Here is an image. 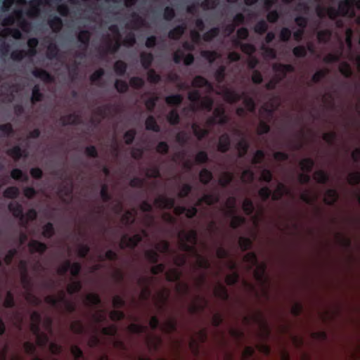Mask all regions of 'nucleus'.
I'll return each instance as SVG.
<instances>
[{"mask_svg":"<svg viewBox=\"0 0 360 360\" xmlns=\"http://www.w3.org/2000/svg\"><path fill=\"white\" fill-rule=\"evenodd\" d=\"M44 300L47 304L53 307H59L60 306V302L62 301H65V292L63 290H61L59 297L48 295L45 297Z\"/></svg>","mask_w":360,"mask_h":360,"instance_id":"aec40b11","label":"nucleus"},{"mask_svg":"<svg viewBox=\"0 0 360 360\" xmlns=\"http://www.w3.org/2000/svg\"><path fill=\"white\" fill-rule=\"evenodd\" d=\"M44 98L43 94L40 91L39 86L35 85L32 91L31 102L34 104L41 101Z\"/></svg>","mask_w":360,"mask_h":360,"instance_id":"bf43d9fd","label":"nucleus"},{"mask_svg":"<svg viewBox=\"0 0 360 360\" xmlns=\"http://www.w3.org/2000/svg\"><path fill=\"white\" fill-rule=\"evenodd\" d=\"M238 244L242 251L245 252L252 246V241L250 238L241 236L239 238Z\"/></svg>","mask_w":360,"mask_h":360,"instance_id":"774afa93","label":"nucleus"},{"mask_svg":"<svg viewBox=\"0 0 360 360\" xmlns=\"http://www.w3.org/2000/svg\"><path fill=\"white\" fill-rule=\"evenodd\" d=\"M243 210L245 214L248 216L252 215L255 211V207L252 200L246 198L243 202Z\"/></svg>","mask_w":360,"mask_h":360,"instance_id":"052dcab7","label":"nucleus"},{"mask_svg":"<svg viewBox=\"0 0 360 360\" xmlns=\"http://www.w3.org/2000/svg\"><path fill=\"white\" fill-rule=\"evenodd\" d=\"M14 130L10 123L0 124V136L10 137L13 134Z\"/></svg>","mask_w":360,"mask_h":360,"instance_id":"3c124183","label":"nucleus"},{"mask_svg":"<svg viewBox=\"0 0 360 360\" xmlns=\"http://www.w3.org/2000/svg\"><path fill=\"white\" fill-rule=\"evenodd\" d=\"M15 16L16 17L18 25L20 28L25 31L29 27V22L24 18L22 10H17L15 11Z\"/></svg>","mask_w":360,"mask_h":360,"instance_id":"864d4df0","label":"nucleus"},{"mask_svg":"<svg viewBox=\"0 0 360 360\" xmlns=\"http://www.w3.org/2000/svg\"><path fill=\"white\" fill-rule=\"evenodd\" d=\"M163 343L162 338L156 335H148L146 338V344L150 352H158Z\"/></svg>","mask_w":360,"mask_h":360,"instance_id":"7ed1b4c3","label":"nucleus"},{"mask_svg":"<svg viewBox=\"0 0 360 360\" xmlns=\"http://www.w3.org/2000/svg\"><path fill=\"white\" fill-rule=\"evenodd\" d=\"M179 240H180L179 247L182 251L193 254V255L195 254H196L197 250L194 245L190 244L189 243L186 242V240H184L183 239H179Z\"/></svg>","mask_w":360,"mask_h":360,"instance_id":"680f3d73","label":"nucleus"},{"mask_svg":"<svg viewBox=\"0 0 360 360\" xmlns=\"http://www.w3.org/2000/svg\"><path fill=\"white\" fill-rule=\"evenodd\" d=\"M231 147V138L229 134L224 133L219 136L217 150L223 153L228 152Z\"/></svg>","mask_w":360,"mask_h":360,"instance_id":"1a4fd4ad","label":"nucleus"},{"mask_svg":"<svg viewBox=\"0 0 360 360\" xmlns=\"http://www.w3.org/2000/svg\"><path fill=\"white\" fill-rule=\"evenodd\" d=\"M148 281L146 278H139L138 281V283L139 285L144 286L141 291V298L145 300H148L151 294V291L148 286Z\"/></svg>","mask_w":360,"mask_h":360,"instance_id":"f704fd0d","label":"nucleus"},{"mask_svg":"<svg viewBox=\"0 0 360 360\" xmlns=\"http://www.w3.org/2000/svg\"><path fill=\"white\" fill-rule=\"evenodd\" d=\"M145 256L148 262L152 264H157L160 258V255L157 250H146L145 252Z\"/></svg>","mask_w":360,"mask_h":360,"instance_id":"338daca9","label":"nucleus"},{"mask_svg":"<svg viewBox=\"0 0 360 360\" xmlns=\"http://www.w3.org/2000/svg\"><path fill=\"white\" fill-rule=\"evenodd\" d=\"M42 4L41 0H31L30 1V6L31 7L27 13V15L30 17L37 16L39 13V6Z\"/></svg>","mask_w":360,"mask_h":360,"instance_id":"c756f323","label":"nucleus"},{"mask_svg":"<svg viewBox=\"0 0 360 360\" xmlns=\"http://www.w3.org/2000/svg\"><path fill=\"white\" fill-rule=\"evenodd\" d=\"M233 175L231 172H224L222 176L219 178L218 183L219 184L223 187H227L233 181Z\"/></svg>","mask_w":360,"mask_h":360,"instance_id":"49530a36","label":"nucleus"},{"mask_svg":"<svg viewBox=\"0 0 360 360\" xmlns=\"http://www.w3.org/2000/svg\"><path fill=\"white\" fill-rule=\"evenodd\" d=\"M242 99H243V103L248 108V110L250 112H254L256 109V103L255 99L252 97L248 96L245 92Z\"/></svg>","mask_w":360,"mask_h":360,"instance_id":"a18cd8bd","label":"nucleus"},{"mask_svg":"<svg viewBox=\"0 0 360 360\" xmlns=\"http://www.w3.org/2000/svg\"><path fill=\"white\" fill-rule=\"evenodd\" d=\"M91 39V33L89 31L86 30H81L78 35L77 39L80 42L81 45L83 46V49L86 50L89 45Z\"/></svg>","mask_w":360,"mask_h":360,"instance_id":"4be33fe9","label":"nucleus"},{"mask_svg":"<svg viewBox=\"0 0 360 360\" xmlns=\"http://www.w3.org/2000/svg\"><path fill=\"white\" fill-rule=\"evenodd\" d=\"M202 201H204V203L207 205L211 206L219 201V196L217 193H208L205 194L202 197Z\"/></svg>","mask_w":360,"mask_h":360,"instance_id":"4c0bfd02","label":"nucleus"},{"mask_svg":"<svg viewBox=\"0 0 360 360\" xmlns=\"http://www.w3.org/2000/svg\"><path fill=\"white\" fill-rule=\"evenodd\" d=\"M186 30V25L185 23L179 25L169 31L168 37L173 40H178L184 34Z\"/></svg>","mask_w":360,"mask_h":360,"instance_id":"4468645a","label":"nucleus"},{"mask_svg":"<svg viewBox=\"0 0 360 360\" xmlns=\"http://www.w3.org/2000/svg\"><path fill=\"white\" fill-rule=\"evenodd\" d=\"M192 86L197 88L207 87L212 88L211 83L205 77L200 75L195 76L192 82Z\"/></svg>","mask_w":360,"mask_h":360,"instance_id":"cd10ccee","label":"nucleus"},{"mask_svg":"<svg viewBox=\"0 0 360 360\" xmlns=\"http://www.w3.org/2000/svg\"><path fill=\"white\" fill-rule=\"evenodd\" d=\"M32 74L34 77L39 78L46 83H52L54 82L53 77L44 69L35 68L32 72Z\"/></svg>","mask_w":360,"mask_h":360,"instance_id":"9d476101","label":"nucleus"},{"mask_svg":"<svg viewBox=\"0 0 360 360\" xmlns=\"http://www.w3.org/2000/svg\"><path fill=\"white\" fill-rule=\"evenodd\" d=\"M127 63L123 60H117L114 64V70L118 76H124L127 72Z\"/></svg>","mask_w":360,"mask_h":360,"instance_id":"ea45409f","label":"nucleus"},{"mask_svg":"<svg viewBox=\"0 0 360 360\" xmlns=\"http://www.w3.org/2000/svg\"><path fill=\"white\" fill-rule=\"evenodd\" d=\"M339 71L346 78H350L353 75V71L347 62H342L340 63Z\"/></svg>","mask_w":360,"mask_h":360,"instance_id":"de8ad7c7","label":"nucleus"},{"mask_svg":"<svg viewBox=\"0 0 360 360\" xmlns=\"http://www.w3.org/2000/svg\"><path fill=\"white\" fill-rule=\"evenodd\" d=\"M36 339L37 345L41 348L46 347L50 342L49 337L45 333H41L37 335Z\"/></svg>","mask_w":360,"mask_h":360,"instance_id":"4d7b16f0","label":"nucleus"},{"mask_svg":"<svg viewBox=\"0 0 360 360\" xmlns=\"http://www.w3.org/2000/svg\"><path fill=\"white\" fill-rule=\"evenodd\" d=\"M198 340L191 338L189 343L188 347L195 357H198L200 354V343H204L207 339V333L205 329H201L198 332Z\"/></svg>","mask_w":360,"mask_h":360,"instance_id":"f257e3e1","label":"nucleus"},{"mask_svg":"<svg viewBox=\"0 0 360 360\" xmlns=\"http://www.w3.org/2000/svg\"><path fill=\"white\" fill-rule=\"evenodd\" d=\"M55 234V229L51 222H48L42 227V236L46 238H51Z\"/></svg>","mask_w":360,"mask_h":360,"instance_id":"8fccbe9b","label":"nucleus"},{"mask_svg":"<svg viewBox=\"0 0 360 360\" xmlns=\"http://www.w3.org/2000/svg\"><path fill=\"white\" fill-rule=\"evenodd\" d=\"M86 302L91 307H97L101 304V300L96 293H89L86 296Z\"/></svg>","mask_w":360,"mask_h":360,"instance_id":"a19ab883","label":"nucleus"},{"mask_svg":"<svg viewBox=\"0 0 360 360\" xmlns=\"http://www.w3.org/2000/svg\"><path fill=\"white\" fill-rule=\"evenodd\" d=\"M214 294L215 297L223 301H228L229 299V294L227 288L221 284H219L214 288Z\"/></svg>","mask_w":360,"mask_h":360,"instance_id":"5701e85b","label":"nucleus"},{"mask_svg":"<svg viewBox=\"0 0 360 360\" xmlns=\"http://www.w3.org/2000/svg\"><path fill=\"white\" fill-rule=\"evenodd\" d=\"M338 198L337 191L334 188H330L326 191L323 202L327 205L333 206L337 202Z\"/></svg>","mask_w":360,"mask_h":360,"instance_id":"dca6fc26","label":"nucleus"},{"mask_svg":"<svg viewBox=\"0 0 360 360\" xmlns=\"http://www.w3.org/2000/svg\"><path fill=\"white\" fill-rule=\"evenodd\" d=\"M314 165V160L310 158H304L300 162L301 169L306 173H310L312 171Z\"/></svg>","mask_w":360,"mask_h":360,"instance_id":"7c9ffc66","label":"nucleus"},{"mask_svg":"<svg viewBox=\"0 0 360 360\" xmlns=\"http://www.w3.org/2000/svg\"><path fill=\"white\" fill-rule=\"evenodd\" d=\"M231 217V221L230 222V226L233 229H238L242 224L245 222V218L241 216L235 215L233 213H228Z\"/></svg>","mask_w":360,"mask_h":360,"instance_id":"72a5a7b5","label":"nucleus"},{"mask_svg":"<svg viewBox=\"0 0 360 360\" xmlns=\"http://www.w3.org/2000/svg\"><path fill=\"white\" fill-rule=\"evenodd\" d=\"M198 300H200L203 302L202 304H192L191 306H190L189 307V312L194 314H197L200 311H202L205 309V307L207 306V301L203 298V297H201L200 296H198L197 297Z\"/></svg>","mask_w":360,"mask_h":360,"instance_id":"e433bc0d","label":"nucleus"},{"mask_svg":"<svg viewBox=\"0 0 360 360\" xmlns=\"http://www.w3.org/2000/svg\"><path fill=\"white\" fill-rule=\"evenodd\" d=\"M183 96L179 94H172L165 98V102L171 106H179L183 101Z\"/></svg>","mask_w":360,"mask_h":360,"instance_id":"2f4dec72","label":"nucleus"},{"mask_svg":"<svg viewBox=\"0 0 360 360\" xmlns=\"http://www.w3.org/2000/svg\"><path fill=\"white\" fill-rule=\"evenodd\" d=\"M59 51V48L56 43H50V44L47 47V58L50 60L58 58Z\"/></svg>","mask_w":360,"mask_h":360,"instance_id":"c9c22d12","label":"nucleus"},{"mask_svg":"<svg viewBox=\"0 0 360 360\" xmlns=\"http://www.w3.org/2000/svg\"><path fill=\"white\" fill-rule=\"evenodd\" d=\"M273 70L279 75L280 80H282L286 77L287 73L295 71V67L291 64L275 63Z\"/></svg>","mask_w":360,"mask_h":360,"instance_id":"39448f33","label":"nucleus"},{"mask_svg":"<svg viewBox=\"0 0 360 360\" xmlns=\"http://www.w3.org/2000/svg\"><path fill=\"white\" fill-rule=\"evenodd\" d=\"M127 330L131 333L136 334V335H141V334L144 333L146 332L147 327L144 326H143L141 324H138V323H131L130 325L128 326Z\"/></svg>","mask_w":360,"mask_h":360,"instance_id":"79ce46f5","label":"nucleus"},{"mask_svg":"<svg viewBox=\"0 0 360 360\" xmlns=\"http://www.w3.org/2000/svg\"><path fill=\"white\" fill-rule=\"evenodd\" d=\"M60 121L63 126H67L69 124L77 125L80 123L81 119L78 115L75 113H70L66 116L62 117L60 118Z\"/></svg>","mask_w":360,"mask_h":360,"instance_id":"6ab92c4d","label":"nucleus"},{"mask_svg":"<svg viewBox=\"0 0 360 360\" xmlns=\"http://www.w3.org/2000/svg\"><path fill=\"white\" fill-rule=\"evenodd\" d=\"M154 57L151 53L142 52L140 54V60L142 67L145 70H149L151 66Z\"/></svg>","mask_w":360,"mask_h":360,"instance_id":"bb28decb","label":"nucleus"},{"mask_svg":"<svg viewBox=\"0 0 360 360\" xmlns=\"http://www.w3.org/2000/svg\"><path fill=\"white\" fill-rule=\"evenodd\" d=\"M142 240L143 236L139 233L134 234L132 236H129L127 234H124L121 238L120 247L121 249L129 248L134 250Z\"/></svg>","mask_w":360,"mask_h":360,"instance_id":"f03ea898","label":"nucleus"},{"mask_svg":"<svg viewBox=\"0 0 360 360\" xmlns=\"http://www.w3.org/2000/svg\"><path fill=\"white\" fill-rule=\"evenodd\" d=\"M269 27L264 20H260L254 26V31L255 33L262 35L266 32Z\"/></svg>","mask_w":360,"mask_h":360,"instance_id":"13d9d810","label":"nucleus"},{"mask_svg":"<svg viewBox=\"0 0 360 360\" xmlns=\"http://www.w3.org/2000/svg\"><path fill=\"white\" fill-rule=\"evenodd\" d=\"M72 331L77 335H82L85 333V327L80 321H75L70 325Z\"/></svg>","mask_w":360,"mask_h":360,"instance_id":"69168bd1","label":"nucleus"},{"mask_svg":"<svg viewBox=\"0 0 360 360\" xmlns=\"http://www.w3.org/2000/svg\"><path fill=\"white\" fill-rule=\"evenodd\" d=\"M154 203L160 209L170 210L174 207L175 200L173 198L159 196L155 199Z\"/></svg>","mask_w":360,"mask_h":360,"instance_id":"423d86ee","label":"nucleus"},{"mask_svg":"<svg viewBox=\"0 0 360 360\" xmlns=\"http://www.w3.org/2000/svg\"><path fill=\"white\" fill-rule=\"evenodd\" d=\"M121 46V43L119 39L116 40L115 42H112L111 40H109L107 42V44L105 49H103L101 51V56H104L108 53L114 54L118 51Z\"/></svg>","mask_w":360,"mask_h":360,"instance_id":"ddd939ff","label":"nucleus"},{"mask_svg":"<svg viewBox=\"0 0 360 360\" xmlns=\"http://www.w3.org/2000/svg\"><path fill=\"white\" fill-rule=\"evenodd\" d=\"M7 154L15 160H20L21 158H26L27 153L25 150H22L20 146H15L7 151Z\"/></svg>","mask_w":360,"mask_h":360,"instance_id":"412c9836","label":"nucleus"},{"mask_svg":"<svg viewBox=\"0 0 360 360\" xmlns=\"http://www.w3.org/2000/svg\"><path fill=\"white\" fill-rule=\"evenodd\" d=\"M146 129L154 132H160V127L158 124L155 118L153 115H149L145 122Z\"/></svg>","mask_w":360,"mask_h":360,"instance_id":"c85d7f7f","label":"nucleus"},{"mask_svg":"<svg viewBox=\"0 0 360 360\" xmlns=\"http://www.w3.org/2000/svg\"><path fill=\"white\" fill-rule=\"evenodd\" d=\"M285 195H291L290 189L283 184L279 183L276 189L272 191L271 200L278 201L282 199Z\"/></svg>","mask_w":360,"mask_h":360,"instance_id":"6e6552de","label":"nucleus"},{"mask_svg":"<svg viewBox=\"0 0 360 360\" xmlns=\"http://www.w3.org/2000/svg\"><path fill=\"white\" fill-rule=\"evenodd\" d=\"M352 8L353 7L350 5L349 0H343L340 2L338 9L342 16H347L349 14L351 16H353L354 12Z\"/></svg>","mask_w":360,"mask_h":360,"instance_id":"a211bd4d","label":"nucleus"},{"mask_svg":"<svg viewBox=\"0 0 360 360\" xmlns=\"http://www.w3.org/2000/svg\"><path fill=\"white\" fill-rule=\"evenodd\" d=\"M213 117L218 121L217 123L219 124H225L227 122V118L225 116L224 109L217 108L214 109L213 112Z\"/></svg>","mask_w":360,"mask_h":360,"instance_id":"c03bdc74","label":"nucleus"},{"mask_svg":"<svg viewBox=\"0 0 360 360\" xmlns=\"http://www.w3.org/2000/svg\"><path fill=\"white\" fill-rule=\"evenodd\" d=\"M314 179L319 184H326L329 181V175L324 170L320 169L314 172Z\"/></svg>","mask_w":360,"mask_h":360,"instance_id":"473e14b6","label":"nucleus"},{"mask_svg":"<svg viewBox=\"0 0 360 360\" xmlns=\"http://www.w3.org/2000/svg\"><path fill=\"white\" fill-rule=\"evenodd\" d=\"M178 237L179 239H183L194 246H195L198 243V233L194 229L188 232L181 231L178 234Z\"/></svg>","mask_w":360,"mask_h":360,"instance_id":"0eeeda50","label":"nucleus"},{"mask_svg":"<svg viewBox=\"0 0 360 360\" xmlns=\"http://www.w3.org/2000/svg\"><path fill=\"white\" fill-rule=\"evenodd\" d=\"M191 128H192L193 134L195 135V136H196V138L199 141L202 140L210 133L208 129H205V128H201L200 127V125L196 123H193L191 126Z\"/></svg>","mask_w":360,"mask_h":360,"instance_id":"a878e982","label":"nucleus"},{"mask_svg":"<svg viewBox=\"0 0 360 360\" xmlns=\"http://www.w3.org/2000/svg\"><path fill=\"white\" fill-rule=\"evenodd\" d=\"M167 119L171 125H177L180 122V117L176 109L172 110L168 113Z\"/></svg>","mask_w":360,"mask_h":360,"instance_id":"e2e57ef3","label":"nucleus"},{"mask_svg":"<svg viewBox=\"0 0 360 360\" xmlns=\"http://www.w3.org/2000/svg\"><path fill=\"white\" fill-rule=\"evenodd\" d=\"M331 34V31L328 29L320 30L317 33V39L319 43L326 44L330 40Z\"/></svg>","mask_w":360,"mask_h":360,"instance_id":"6e6d98bb","label":"nucleus"},{"mask_svg":"<svg viewBox=\"0 0 360 360\" xmlns=\"http://www.w3.org/2000/svg\"><path fill=\"white\" fill-rule=\"evenodd\" d=\"M19 193V189L16 186H9L4 190L3 195L6 198L15 199L18 197Z\"/></svg>","mask_w":360,"mask_h":360,"instance_id":"5fc2aeb1","label":"nucleus"},{"mask_svg":"<svg viewBox=\"0 0 360 360\" xmlns=\"http://www.w3.org/2000/svg\"><path fill=\"white\" fill-rule=\"evenodd\" d=\"M200 181L202 184L207 185L213 179L212 173L206 168L200 170L199 173Z\"/></svg>","mask_w":360,"mask_h":360,"instance_id":"58836bf2","label":"nucleus"},{"mask_svg":"<svg viewBox=\"0 0 360 360\" xmlns=\"http://www.w3.org/2000/svg\"><path fill=\"white\" fill-rule=\"evenodd\" d=\"M8 209L15 218L19 219L20 222H26L25 215L23 213V208L21 204L18 202H11L8 205Z\"/></svg>","mask_w":360,"mask_h":360,"instance_id":"20e7f679","label":"nucleus"},{"mask_svg":"<svg viewBox=\"0 0 360 360\" xmlns=\"http://www.w3.org/2000/svg\"><path fill=\"white\" fill-rule=\"evenodd\" d=\"M47 22L52 31L55 33L59 32L63 25L62 19L56 15H51Z\"/></svg>","mask_w":360,"mask_h":360,"instance_id":"f8f14e48","label":"nucleus"},{"mask_svg":"<svg viewBox=\"0 0 360 360\" xmlns=\"http://www.w3.org/2000/svg\"><path fill=\"white\" fill-rule=\"evenodd\" d=\"M244 94L245 92L240 94L236 91L227 89L224 91V96L228 103H236L243 98Z\"/></svg>","mask_w":360,"mask_h":360,"instance_id":"2eb2a0df","label":"nucleus"},{"mask_svg":"<svg viewBox=\"0 0 360 360\" xmlns=\"http://www.w3.org/2000/svg\"><path fill=\"white\" fill-rule=\"evenodd\" d=\"M28 247L31 253L37 252L40 255L44 254L48 248L45 243L37 240H30L28 243Z\"/></svg>","mask_w":360,"mask_h":360,"instance_id":"9b49d317","label":"nucleus"},{"mask_svg":"<svg viewBox=\"0 0 360 360\" xmlns=\"http://www.w3.org/2000/svg\"><path fill=\"white\" fill-rule=\"evenodd\" d=\"M11 176L12 179L17 181H27L28 176L25 174L21 169L15 168L11 172Z\"/></svg>","mask_w":360,"mask_h":360,"instance_id":"09e8293b","label":"nucleus"},{"mask_svg":"<svg viewBox=\"0 0 360 360\" xmlns=\"http://www.w3.org/2000/svg\"><path fill=\"white\" fill-rule=\"evenodd\" d=\"M255 174L251 169H246L241 174V180L245 184H250L254 181Z\"/></svg>","mask_w":360,"mask_h":360,"instance_id":"0e129e2a","label":"nucleus"},{"mask_svg":"<svg viewBox=\"0 0 360 360\" xmlns=\"http://www.w3.org/2000/svg\"><path fill=\"white\" fill-rule=\"evenodd\" d=\"M255 354V349L252 346H247L241 353L242 360H256Z\"/></svg>","mask_w":360,"mask_h":360,"instance_id":"37998d69","label":"nucleus"},{"mask_svg":"<svg viewBox=\"0 0 360 360\" xmlns=\"http://www.w3.org/2000/svg\"><path fill=\"white\" fill-rule=\"evenodd\" d=\"M165 276L169 282H179L181 277V271L178 268H172L165 273Z\"/></svg>","mask_w":360,"mask_h":360,"instance_id":"393cba45","label":"nucleus"},{"mask_svg":"<svg viewBox=\"0 0 360 360\" xmlns=\"http://www.w3.org/2000/svg\"><path fill=\"white\" fill-rule=\"evenodd\" d=\"M236 148L238 151V157L243 158L250 148V143L245 138H243L237 143Z\"/></svg>","mask_w":360,"mask_h":360,"instance_id":"b1692460","label":"nucleus"},{"mask_svg":"<svg viewBox=\"0 0 360 360\" xmlns=\"http://www.w3.org/2000/svg\"><path fill=\"white\" fill-rule=\"evenodd\" d=\"M177 321L175 319H169L161 326V331L170 335L176 331Z\"/></svg>","mask_w":360,"mask_h":360,"instance_id":"f3484780","label":"nucleus"},{"mask_svg":"<svg viewBox=\"0 0 360 360\" xmlns=\"http://www.w3.org/2000/svg\"><path fill=\"white\" fill-rule=\"evenodd\" d=\"M195 257H196V259H197V261H196V264H197V266L199 268V269H208L210 267V263L209 262V260L202 257V255H199L198 253V252H196V254L194 255Z\"/></svg>","mask_w":360,"mask_h":360,"instance_id":"603ef678","label":"nucleus"}]
</instances>
